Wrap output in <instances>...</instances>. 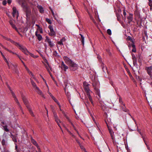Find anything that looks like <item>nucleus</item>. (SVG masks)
<instances>
[{"label": "nucleus", "instance_id": "obj_1", "mask_svg": "<svg viewBox=\"0 0 152 152\" xmlns=\"http://www.w3.org/2000/svg\"><path fill=\"white\" fill-rule=\"evenodd\" d=\"M89 84L86 82H84L83 83V87L84 90L87 93V94L88 97V98L92 104H93V101L92 98L90 95V93L91 91L90 90L89 87Z\"/></svg>", "mask_w": 152, "mask_h": 152}, {"label": "nucleus", "instance_id": "obj_2", "mask_svg": "<svg viewBox=\"0 0 152 152\" xmlns=\"http://www.w3.org/2000/svg\"><path fill=\"white\" fill-rule=\"evenodd\" d=\"M21 97L23 102H24V104L26 105L30 114L32 116L34 117V115L33 113L32 112V111L31 108L30 106L28 104V100L25 97V96L23 95H21Z\"/></svg>", "mask_w": 152, "mask_h": 152}, {"label": "nucleus", "instance_id": "obj_3", "mask_svg": "<svg viewBox=\"0 0 152 152\" xmlns=\"http://www.w3.org/2000/svg\"><path fill=\"white\" fill-rule=\"evenodd\" d=\"M23 53H24L26 55H28L29 54L32 57L34 58H36L38 57V56H34L33 54L30 53L29 52L27 49L24 47L22 50H21Z\"/></svg>", "mask_w": 152, "mask_h": 152}, {"label": "nucleus", "instance_id": "obj_4", "mask_svg": "<svg viewBox=\"0 0 152 152\" xmlns=\"http://www.w3.org/2000/svg\"><path fill=\"white\" fill-rule=\"evenodd\" d=\"M145 70L148 74L149 75L151 79L152 80V66L146 67Z\"/></svg>", "mask_w": 152, "mask_h": 152}, {"label": "nucleus", "instance_id": "obj_5", "mask_svg": "<svg viewBox=\"0 0 152 152\" xmlns=\"http://www.w3.org/2000/svg\"><path fill=\"white\" fill-rule=\"evenodd\" d=\"M69 68L71 70L75 71L78 68L77 65L76 63L73 62L69 65Z\"/></svg>", "mask_w": 152, "mask_h": 152}, {"label": "nucleus", "instance_id": "obj_6", "mask_svg": "<svg viewBox=\"0 0 152 152\" xmlns=\"http://www.w3.org/2000/svg\"><path fill=\"white\" fill-rule=\"evenodd\" d=\"M12 43H13L14 45L16 46L18 48L21 50H22L24 47L22 45L19 44V43L15 42L13 40L11 39H10V40H9Z\"/></svg>", "mask_w": 152, "mask_h": 152}, {"label": "nucleus", "instance_id": "obj_7", "mask_svg": "<svg viewBox=\"0 0 152 152\" xmlns=\"http://www.w3.org/2000/svg\"><path fill=\"white\" fill-rule=\"evenodd\" d=\"M105 122L107 124V127L108 129V130L109 131V132L110 134L111 138L112 140L113 141L114 140V132H113L112 129H110L109 126L108 125V124L107 123L106 121H105Z\"/></svg>", "mask_w": 152, "mask_h": 152}, {"label": "nucleus", "instance_id": "obj_8", "mask_svg": "<svg viewBox=\"0 0 152 152\" xmlns=\"http://www.w3.org/2000/svg\"><path fill=\"white\" fill-rule=\"evenodd\" d=\"M12 13L13 17H16L17 18H18L19 16V13L15 7H13L12 8Z\"/></svg>", "mask_w": 152, "mask_h": 152}, {"label": "nucleus", "instance_id": "obj_9", "mask_svg": "<svg viewBox=\"0 0 152 152\" xmlns=\"http://www.w3.org/2000/svg\"><path fill=\"white\" fill-rule=\"evenodd\" d=\"M48 28L50 29V32L49 33V35L51 36H53L56 35V33L54 31L53 28L52 26L50 25L48 26Z\"/></svg>", "mask_w": 152, "mask_h": 152}, {"label": "nucleus", "instance_id": "obj_10", "mask_svg": "<svg viewBox=\"0 0 152 152\" xmlns=\"http://www.w3.org/2000/svg\"><path fill=\"white\" fill-rule=\"evenodd\" d=\"M64 59L65 63L66 64L69 65L71 63H72L73 62L66 56H64Z\"/></svg>", "mask_w": 152, "mask_h": 152}, {"label": "nucleus", "instance_id": "obj_11", "mask_svg": "<svg viewBox=\"0 0 152 152\" xmlns=\"http://www.w3.org/2000/svg\"><path fill=\"white\" fill-rule=\"evenodd\" d=\"M64 59L65 63L66 64L69 65L71 63H72L73 62L66 56H64Z\"/></svg>", "mask_w": 152, "mask_h": 152}, {"label": "nucleus", "instance_id": "obj_12", "mask_svg": "<svg viewBox=\"0 0 152 152\" xmlns=\"http://www.w3.org/2000/svg\"><path fill=\"white\" fill-rule=\"evenodd\" d=\"M31 10L27 8L26 10V16L27 18H29L31 14Z\"/></svg>", "mask_w": 152, "mask_h": 152}, {"label": "nucleus", "instance_id": "obj_13", "mask_svg": "<svg viewBox=\"0 0 152 152\" xmlns=\"http://www.w3.org/2000/svg\"><path fill=\"white\" fill-rule=\"evenodd\" d=\"M9 23L11 26L12 28L14 29L17 32H18V30L17 28L16 27L14 24H13L12 21L10 20L9 21Z\"/></svg>", "mask_w": 152, "mask_h": 152}, {"label": "nucleus", "instance_id": "obj_14", "mask_svg": "<svg viewBox=\"0 0 152 152\" xmlns=\"http://www.w3.org/2000/svg\"><path fill=\"white\" fill-rule=\"evenodd\" d=\"M11 65H12V66H11V67H12V68L13 69V70L17 74H18L19 72L18 71V69H17V66H16V65L12 64H11Z\"/></svg>", "mask_w": 152, "mask_h": 152}, {"label": "nucleus", "instance_id": "obj_15", "mask_svg": "<svg viewBox=\"0 0 152 152\" xmlns=\"http://www.w3.org/2000/svg\"><path fill=\"white\" fill-rule=\"evenodd\" d=\"M127 19L128 20V23L129 24H130V22L133 20V15L132 14H130L129 16L127 17Z\"/></svg>", "mask_w": 152, "mask_h": 152}, {"label": "nucleus", "instance_id": "obj_16", "mask_svg": "<svg viewBox=\"0 0 152 152\" xmlns=\"http://www.w3.org/2000/svg\"><path fill=\"white\" fill-rule=\"evenodd\" d=\"M0 52L1 54V55H2V56L3 57L4 59V60L5 61V62H6V63H7V64L8 66V67H9V68L10 69V66L9 65V62H8V61H7V59L4 56V54H3V53H2V52H1V51H0Z\"/></svg>", "mask_w": 152, "mask_h": 152}, {"label": "nucleus", "instance_id": "obj_17", "mask_svg": "<svg viewBox=\"0 0 152 152\" xmlns=\"http://www.w3.org/2000/svg\"><path fill=\"white\" fill-rule=\"evenodd\" d=\"M35 35L37 37V39L39 41H40L42 39V35L39 34H38L37 31L35 32Z\"/></svg>", "mask_w": 152, "mask_h": 152}, {"label": "nucleus", "instance_id": "obj_18", "mask_svg": "<svg viewBox=\"0 0 152 152\" xmlns=\"http://www.w3.org/2000/svg\"><path fill=\"white\" fill-rule=\"evenodd\" d=\"M0 45H1V46L4 49H5V50H7V51H8L10 53H12V54H15L17 56V55H18V54H17L16 53H14V52H13L12 51H11V50H8V49H7V48H5V47H4V46H3L1 43H0Z\"/></svg>", "mask_w": 152, "mask_h": 152}, {"label": "nucleus", "instance_id": "obj_19", "mask_svg": "<svg viewBox=\"0 0 152 152\" xmlns=\"http://www.w3.org/2000/svg\"><path fill=\"white\" fill-rule=\"evenodd\" d=\"M80 35L81 36V37L80 38V39L82 45L84 46V37L81 34H80Z\"/></svg>", "mask_w": 152, "mask_h": 152}, {"label": "nucleus", "instance_id": "obj_20", "mask_svg": "<svg viewBox=\"0 0 152 152\" xmlns=\"http://www.w3.org/2000/svg\"><path fill=\"white\" fill-rule=\"evenodd\" d=\"M12 138V140L13 141L15 142H17V134L16 135H14L12 134L11 135Z\"/></svg>", "mask_w": 152, "mask_h": 152}, {"label": "nucleus", "instance_id": "obj_21", "mask_svg": "<svg viewBox=\"0 0 152 152\" xmlns=\"http://www.w3.org/2000/svg\"><path fill=\"white\" fill-rule=\"evenodd\" d=\"M36 89L37 90V92L39 94L42 95V96L44 98V95L42 94V92L40 90L38 87H36Z\"/></svg>", "mask_w": 152, "mask_h": 152}, {"label": "nucleus", "instance_id": "obj_22", "mask_svg": "<svg viewBox=\"0 0 152 152\" xmlns=\"http://www.w3.org/2000/svg\"><path fill=\"white\" fill-rule=\"evenodd\" d=\"M102 69L103 71L105 72H106L108 73V72L107 70V68L104 65V64L103 63L102 64Z\"/></svg>", "mask_w": 152, "mask_h": 152}, {"label": "nucleus", "instance_id": "obj_23", "mask_svg": "<svg viewBox=\"0 0 152 152\" xmlns=\"http://www.w3.org/2000/svg\"><path fill=\"white\" fill-rule=\"evenodd\" d=\"M38 9L39 10V11L41 13H43L44 12V10L43 8L41 6L38 5L37 6Z\"/></svg>", "mask_w": 152, "mask_h": 152}, {"label": "nucleus", "instance_id": "obj_24", "mask_svg": "<svg viewBox=\"0 0 152 152\" xmlns=\"http://www.w3.org/2000/svg\"><path fill=\"white\" fill-rule=\"evenodd\" d=\"M14 98V100L16 102V103H17L18 105L19 106V108H21V106L19 102L18 99H17L16 97H15Z\"/></svg>", "mask_w": 152, "mask_h": 152}, {"label": "nucleus", "instance_id": "obj_25", "mask_svg": "<svg viewBox=\"0 0 152 152\" xmlns=\"http://www.w3.org/2000/svg\"><path fill=\"white\" fill-rule=\"evenodd\" d=\"M31 82L33 87L34 88H35V89H36V87H37V86L36 83L34 82V81L32 80H31Z\"/></svg>", "mask_w": 152, "mask_h": 152}, {"label": "nucleus", "instance_id": "obj_26", "mask_svg": "<svg viewBox=\"0 0 152 152\" xmlns=\"http://www.w3.org/2000/svg\"><path fill=\"white\" fill-rule=\"evenodd\" d=\"M132 46L133 48L132 50V52H133L135 53L136 52V50L135 45L134 44H132Z\"/></svg>", "mask_w": 152, "mask_h": 152}, {"label": "nucleus", "instance_id": "obj_27", "mask_svg": "<svg viewBox=\"0 0 152 152\" xmlns=\"http://www.w3.org/2000/svg\"><path fill=\"white\" fill-rule=\"evenodd\" d=\"M52 99L54 100V101L56 102L58 105L59 107H60V105L59 104V103L58 102V100L56 99L55 97L53 96H52Z\"/></svg>", "mask_w": 152, "mask_h": 152}, {"label": "nucleus", "instance_id": "obj_28", "mask_svg": "<svg viewBox=\"0 0 152 152\" xmlns=\"http://www.w3.org/2000/svg\"><path fill=\"white\" fill-rule=\"evenodd\" d=\"M123 107H122L123 110L124 111H125V112H127L129 111V110H128L126 108V107H125V104H123Z\"/></svg>", "mask_w": 152, "mask_h": 152}, {"label": "nucleus", "instance_id": "obj_29", "mask_svg": "<svg viewBox=\"0 0 152 152\" xmlns=\"http://www.w3.org/2000/svg\"><path fill=\"white\" fill-rule=\"evenodd\" d=\"M61 68L63 69H64V70L65 71H66V69H67L68 68V67L65 64H64L61 66Z\"/></svg>", "mask_w": 152, "mask_h": 152}, {"label": "nucleus", "instance_id": "obj_30", "mask_svg": "<svg viewBox=\"0 0 152 152\" xmlns=\"http://www.w3.org/2000/svg\"><path fill=\"white\" fill-rule=\"evenodd\" d=\"M148 5L150 7V9L151 10L152 9V0H148Z\"/></svg>", "mask_w": 152, "mask_h": 152}, {"label": "nucleus", "instance_id": "obj_31", "mask_svg": "<svg viewBox=\"0 0 152 152\" xmlns=\"http://www.w3.org/2000/svg\"><path fill=\"white\" fill-rule=\"evenodd\" d=\"M116 15L118 20L119 21H120L121 20L120 19L121 16H122V15H121L118 13H117Z\"/></svg>", "mask_w": 152, "mask_h": 152}, {"label": "nucleus", "instance_id": "obj_32", "mask_svg": "<svg viewBox=\"0 0 152 152\" xmlns=\"http://www.w3.org/2000/svg\"><path fill=\"white\" fill-rule=\"evenodd\" d=\"M31 142L32 143L35 145L36 146H38V144H37L36 141L34 139H32L31 140Z\"/></svg>", "mask_w": 152, "mask_h": 152}, {"label": "nucleus", "instance_id": "obj_33", "mask_svg": "<svg viewBox=\"0 0 152 152\" xmlns=\"http://www.w3.org/2000/svg\"><path fill=\"white\" fill-rule=\"evenodd\" d=\"M142 137L143 138V140L144 141V142H145V145H146L148 149L149 150L150 149V147L147 144V143L145 141V137L142 136Z\"/></svg>", "mask_w": 152, "mask_h": 152}, {"label": "nucleus", "instance_id": "obj_34", "mask_svg": "<svg viewBox=\"0 0 152 152\" xmlns=\"http://www.w3.org/2000/svg\"><path fill=\"white\" fill-rule=\"evenodd\" d=\"M4 128V130L7 132H8L9 131V130L7 128V126L5 125L3 126Z\"/></svg>", "mask_w": 152, "mask_h": 152}, {"label": "nucleus", "instance_id": "obj_35", "mask_svg": "<svg viewBox=\"0 0 152 152\" xmlns=\"http://www.w3.org/2000/svg\"><path fill=\"white\" fill-rule=\"evenodd\" d=\"M132 59L133 60V61H135L137 60L134 54L132 53Z\"/></svg>", "mask_w": 152, "mask_h": 152}, {"label": "nucleus", "instance_id": "obj_36", "mask_svg": "<svg viewBox=\"0 0 152 152\" xmlns=\"http://www.w3.org/2000/svg\"><path fill=\"white\" fill-rule=\"evenodd\" d=\"M49 44V45L50 46V47H53V43L51 42V41H50L48 42Z\"/></svg>", "mask_w": 152, "mask_h": 152}, {"label": "nucleus", "instance_id": "obj_37", "mask_svg": "<svg viewBox=\"0 0 152 152\" xmlns=\"http://www.w3.org/2000/svg\"><path fill=\"white\" fill-rule=\"evenodd\" d=\"M46 20L47 22L49 24H51L52 23L50 20L49 19L46 18Z\"/></svg>", "mask_w": 152, "mask_h": 152}, {"label": "nucleus", "instance_id": "obj_38", "mask_svg": "<svg viewBox=\"0 0 152 152\" xmlns=\"http://www.w3.org/2000/svg\"><path fill=\"white\" fill-rule=\"evenodd\" d=\"M45 67H46V69H47V71H48V72H49V73H50V70H49L50 67H49V65H48V66H47L46 65H45Z\"/></svg>", "mask_w": 152, "mask_h": 152}, {"label": "nucleus", "instance_id": "obj_39", "mask_svg": "<svg viewBox=\"0 0 152 152\" xmlns=\"http://www.w3.org/2000/svg\"><path fill=\"white\" fill-rule=\"evenodd\" d=\"M123 15H124V20L125 21V19H126V13L125 12V10H123Z\"/></svg>", "mask_w": 152, "mask_h": 152}, {"label": "nucleus", "instance_id": "obj_40", "mask_svg": "<svg viewBox=\"0 0 152 152\" xmlns=\"http://www.w3.org/2000/svg\"><path fill=\"white\" fill-rule=\"evenodd\" d=\"M107 33L109 35H111V30L110 29H108L107 30Z\"/></svg>", "mask_w": 152, "mask_h": 152}, {"label": "nucleus", "instance_id": "obj_41", "mask_svg": "<svg viewBox=\"0 0 152 152\" xmlns=\"http://www.w3.org/2000/svg\"><path fill=\"white\" fill-rule=\"evenodd\" d=\"M129 76H130V77L131 79L133 81V82L135 83H136L135 80L134 79V78L132 76V75H130Z\"/></svg>", "mask_w": 152, "mask_h": 152}, {"label": "nucleus", "instance_id": "obj_42", "mask_svg": "<svg viewBox=\"0 0 152 152\" xmlns=\"http://www.w3.org/2000/svg\"><path fill=\"white\" fill-rule=\"evenodd\" d=\"M119 102L121 104H123V102L122 101V99L121 97V96H119Z\"/></svg>", "mask_w": 152, "mask_h": 152}, {"label": "nucleus", "instance_id": "obj_43", "mask_svg": "<svg viewBox=\"0 0 152 152\" xmlns=\"http://www.w3.org/2000/svg\"><path fill=\"white\" fill-rule=\"evenodd\" d=\"M67 131L68 133L70 135H71L72 137H75V135L72 133H71L69 130H67Z\"/></svg>", "mask_w": 152, "mask_h": 152}, {"label": "nucleus", "instance_id": "obj_44", "mask_svg": "<svg viewBox=\"0 0 152 152\" xmlns=\"http://www.w3.org/2000/svg\"><path fill=\"white\" fill-rule=\"evenodd\" d=\"M1 144L2 145L4 146L5 145V141L4 139H3L2 141Z\"/></svg>", "mask_w": 152, "mask_h": 152}, {"label": "nucleus", "instance_id": "obj_45", "mask_svg": "<svg viewBox=\"0 0 152 152\" xmlns=\"http://www.w3.org/2000/svg\"><path fill=\"white\" fill-rule=\"evenodd\" d=\"M53 114L54 115V117L55 119L56 118H58V117L56 113H55V112H53Z\"/></svg>", "mask_w": 152, "mask_h": 152}, {"label": "nucleus", "instance_id": "obj_46", "mask_svg": "<svg viewBox=\"0 0 152 152\" xmlns=\"http://www.w3.org/2000/svg\"><path fill=\"white\" fill-rule=\"evenodd\" d=\"M11 93L13 98L16 97L15 93L13 92V91L12 90H11Z\"/></svg>", "mask_w": 152, "mask_h": 152}, {"label": "nucleus", "instance_id": "obj_47", "mask_svg": "<svg viewBox=\"0 0 152 152\" xmlns=\"http://www.w3.org/2000/svg\"><path fill=\"white\" fill-rule=\"evenodd\" d=\"M57 43L58 44H59V45H63V43H62V42L61 41V40H60V41L58 42H57Z\"/></svg>", "mask_w": 152, "mask_h": 152}, {"label": "nucleus", "instance_id": "obj_48", "mask_svg": "<svg viewBox=\"0 0 152 152\" xmlns=\"http://www.w3.org/2000/svg\"><path fill=\"white\" fill-rule=\"evenodd\" d=\"M66 118H67V120L71 124H72V123L71 121L69 119V118L66 116Z\"/></svg>", "mask_w": 152, "mask_h": 152}, {"label": "nucleus", "instance_id": "obj_49", "mask_svg": "<svg viewBox=\"0 0 152 152\" xmlns=\"http://www.w3.org/2000/svg\"><path fill=\"white\" fill-rule=\"evenodd\" d=\"M50 107L51 109H52V112H54V107L52 105H51L50 106Z\"/></svg>", "mask_w": 152, "mask_h": 152}, {"label": "nucleus", "instance_id": "obj_50", "mask_svg": "<svg viewBox=\"0 0 152 152\" xmlns=\"http://www.w3.org/2000/svg\"><path fill=\"white\" fill-rule=\"evenodd\" d=\"M93 85L94 87V89L98 92V93H99V90L98 89L94 86V84H93Z\"/></svg>", "mask_w": 152, "mask_h": 152}, {"label": "nucleus", "instance_id": "obj_51", "mask_svg": "<svg viewBox=\"0 0 152 152\" xmlns=\"http://www.w3.org/2000/svg\"><path fill=\"white\" fill-rule=\"evenodd\" d=\"M55 121L57 123H58V122H60V120L59 119H58V118L55 119Z\"/></svg>", "mask_w": 152, "mask_h": 152}, {"label": "nucleus", "instance_id": "obj_52", "mask_svg": "<svg viewBox=\"0 0 152 152\" xmlns=\"http://www.w3.org/2000/svg\"><path fill=\"white\" fill-rule=\"evenodd\" d=\"M57 52L56 51H54L53 52V55L55 56H57Z\"/></svg>", "mask_w": 152, "mask_h": 152}, {"label": "nucleus", "instance_id": "obj_53", "mask_svg": "<svg viewBox=\"0 0 152 152\" xmlns=\"http://www.w3.org/2000/svg\"><path fill=\"white\" fill-rule=\"evenodd\" d=\"M3 4L5 5L7 4V1L6 0H4L2 2Z\"/></svg>", "mask_w": 152, "mask_h": 152}, {"label": "nucleus", "instance_id": "obj_54", "mask_svg": "<svg viewBox=\"0 0 152 152\" xmlns=\"http://www.w3.org/2000/svg\"><path fill=\"white\" fill-rule=\"evenodd\" d=\"M45 38H46V40H47V42H48V41L50 40V39L47 36H46L45 37Z\"/></svg>", "mask_w": 152, "mask_h": 152}, {"label": "nucleus", "instance_id": "obj_55", "mask_svg": "<svg viewBox=\"0 0 152 152\" xmlns=\"http://www.w3.org/2000/svg\"><path fill=\"white\" fill-rule=\"evenodd\" d=\"M133 61V64L134 66H135V65H136L137 64V60H136L135 61Z\"/></svg>", "mask_w": 152, "mask_h": 152}, {"label": "nucleus", "instance_id": "obj_56", "mask_svg": "<svg viewBox=\"0 0 152 152\" xmlns=\"http://www.w3.org/2000/svg\"><path fill=\"white\" fill-rule=\"evenodd\" d=\"M72 125L74 129L76 131H77V130L76 127L75 126L73 123H72Z\"/></svg>", "mask_w": 152, "mask_h": 152}, {"label": "nucleus", "instance_id": "obj_57", "mask_svg": "<svg viewBox=\"0 0 152 152\" xmlns=\"http://www.w3.org/2000/svg\"><path fill=\"white\" fill-rule=\"evenodd\" d=\"M80 148L82 149H83V150H84V148H85L84 147L82 146V145H81V144L80 145H79Z\"/></svg>", "mask_w": 152, "mask_h": 152}, {"label": "nucleus", "instance_id": "obj_58", "mask_svg": "<svg viewBox=\"0 0 152 152\" xmlns=\"http://www.w3.org/2000/svg\"><path fill=\"white\" fill-rule=\"evenodd\" d=\"M60 40L63 42L65 41L66 40V39H65L64 37L62 38V39H61Z\"/></svg>", "mask_w": 152, "mask_h": 152}, {"label": "nucleus", "instance_id": "obj_59", "mask_svg": "<svg viewBox=\"0 0 152 152\" xmlns=\"http://www.w3.org/2000/svg\"><path fill=\"white\" fill-rule=\"evenodd\" d=\"M137 131L140 133V135H142V134L141 132H140V129H137Z\"/></svg>", "mask_w": 152, "mask_h": 152}, {"label": "nucleus", "instance_id": "obj_60", "mask_svg": "<svg viewBox=\"0 0 152 152\" xmlns=\"http://www.w3.org/2000/svg\"><path fill=\"white\" fill-rule=\"evenodd\" d=\"M11 2L12 0H7V3L9 4H10V3H11Z\"/></svg>", "mask_w": 152, "mask_h": 152}, {"label": "nucleus", "instance_id": "obj_61", "mask_svg": "<svg viewBox=\"0 0 152 152\" xmlns=\"http://www.w3.org/2000/svg\"><path fill=\"white\" fill-rule=\"evenodd\" d=\"M88 112L90 114V115L91 116H93V115L92 114L91 112L88 109Z\"/></svg>", "mask_w": 152, "mask_h": 152}, {"label": "nucleus", "instance_id": "obj_62", "mask_svg": "<svg viewBox=\"0 0 152 152\" xmlns=\"http://www.w3.org/2000/svg\"><path fill=\"white\" fill-rule=\"evenodd\" d=\"M21 108H19L20 109V110L21 111V112L22 113H23V114H24V113L23 112V109H22V107H21Z\"/></svg>", "mask_w": 152, "mask_h": 152}, {"label": "nucleus", "instance_id": "obj_63", "mask_svg": "<svg viewBox=\"0 0 152 152\" xmlns=\"http://www.w3.org/2000/svg\"><path fill=\"white\" fill-rule=\"evenodd\" d=\"M8 151H9L7 150L5 148H4V151H3V152H7Z\"/></svg>", "mask_w": 152, "mask_h": 152}, {"label": "nucleus", "instance_id": "obj_64", "mask_svg": "<svg viewBox=\"0 0 152 152\" xmlns=\"http://www.w3.org/2000/svg\"><path fill=\"white\" fill-rule=\"evenodd\" d=\"M76 141H77V143L79 144V145H81V144L80 143V142H79V141L77 140H76Z\"/></svg>", "mask_w": 152, "mask_h": 152}]
</instances>
